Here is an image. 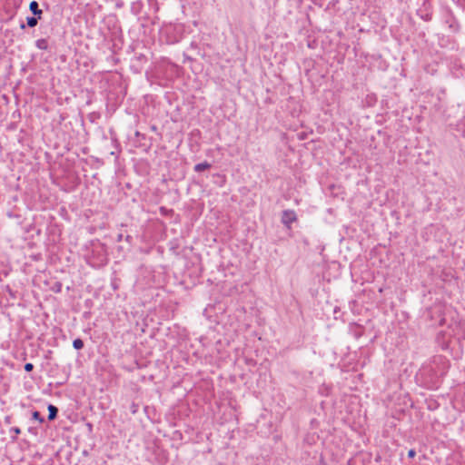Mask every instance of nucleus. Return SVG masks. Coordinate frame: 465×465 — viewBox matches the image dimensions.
<instances>
[{"instance_id":"nucleus-5","label":"nucleus","mask_w":465,"mask_h":465,"mask_svg":"<svg viewBox=\"0 0 465 465\" xmlns=\"http://www.w3.org/2000/svg\"><path fill=\"white\" fill-rule=\"evenodd\" d=\"M297 220L296 213L293 210H284L282 214V223L288 228Z\"/></svg>"},{"instance_id":"nucleus-15","label":"nucleus","mask_w":465,"mask_h":465,"mask_svg":"<svg viewBox=\"0 0 465 465\" xmlns=\"http://www.w3.org/2000/svg\"><path fill=\"white\" fill-rule=\"evenodd\" d=\"M10 432H14L15 433V435L12 436V439L13 440H16L17 436L21 433V430L18 427H12L10 429Z\"/></svg>"},{"instance_id":"nucleus-25","label":"nucleus","mask_w":465,"mask_h":465,"mask_svg":"<svg viewBox=\"0 0 465 465\" xmlns=\"http://www.w3.org/2000/svg\"><path fill=\"white\" fill-rule=\"evenodd\" d=\"M20 28L24 30V29L25 28V25L24 23H22V24L20 25Z\"/></svg>"},{"instance_id":"nucleus-7","label":"nucleus","mask_w":465,"mask_h":465,"mask_svg":"<svg viewBox=\"0 0 465 465\" xmlns=\"http://www.w3.org/2000/svg\"><path fill=\"white\" fill-rule=\"evenodd\" d=\"M211 163H209L208 162L204 161L203 163H199L197 164L194 165L193 167V170L196 172V173H201V172H203L207 169H210L211 168Z\"/></svg>"},{"instance_id":"nucleus-2","label":"nucleus","mask_w":465,"mask_h":465,"mask_svg":"<svg viewBox=\"0 0 465 465\" xmlns=\"http://www.w3.org/2000/svg\"><path fill=\"white\" fill-rule=\"evenodd\" d=\"M161 34L169 45L176 44L183 39V28L179 25H164L161 29Z\"/></svg>"},{"instance_id":"nucleus-9","label":"nucleus","mask_w":465,"mask_h":465,"mask_svg":"<svg viewBox=\"0 0 465 465\" xmlns=\"http://www.w3.org/2000/svg\"><path fill=\"white\" fill-rule=\"evenodd\" d=\"M35 46L40 50L48 49V41L45 38H41L35 41Z\"/></svg>"},{"instance_id":"nucleus-21","label":"nucleus","mask_w":465,"mask_h":465,"mask_svg":"<svg viewBox=\"0 0 465 465\" xmlns=\"http://www.w3.org/2000/svg\"><path fill=\"white\" fill-rule=\"evenodd\" d=\"M12 421V418L10 416H6L5 418V422L7 423V424H10Z\"/></svg>"},{"instance_id":"nucleus-1","label":"nucleus","mask_w":465,"mask_h":465,"mask_svg":"<svg viewBox=\"0 0 465 465\" xmlns=\"http://www.w3.org/2000/svg\"><path fill=\"white\" fill-rule=\"evenodd\" d=\"M450 368V361L443 355H435L419 370L417 376L425 387L437 389Z\"/></svg>"},{"instance_id":"nucleus-20","label":"nucleus","mask_w":465,"mask_h":465,"mask_svg":"<svg viewBox=\"0 0 465 465\" xmlns=\"http://www.w3.org/2000/svg\"><path fill=\"white\" fill-rule=\"evenodd\" d=\"M190 46L192 49H198V45L195 42H192Z\"/></svg>"},{"instance_id":"nucleus-24","label":"nucleus","mask_w":465,"mask_h":465,"mask_svg":"<svg viewBox=\"0 0 465 465\" xmlns=\"http://www.w3.org/2000/svg\"><path fill=\"white\" fill-rule=\"evenodd\" d=\"M111 155H114L116 158L118 157V153L115 152H111Z\"/></svg>"},{"instance_id":"nucleus-4","label":"nucleus","mask_w":465,"mask_h":465,"mask_svg":"<svg viewBox=\"0 0 465 465\" xmlns=\"http://www.w3.org/2000/svg\"><path fill=\"white\" fill-rule=\"evenodd\" d=\"M417 15L426 22L432 19V9L429 0H424L421 6L417 10Z\"/></svg>"},{"instance_id":"nucleus-18","label":"nucleus","mask_w":465,"mask_h":465,"mask_svg":"<svg viewBox=\"0 0 465 465\" xmlns=\"http://www.w3.org/2000/svg\"><path fill=\"white\" fill-rule=\"evenodd\" d=\"M112 141H113V143H114V147L120 151L121 147H120V143H118L117 139L115 137H114L112 139Z\"/></svg>"},{"instance_id":"nucleus-6","label":"nucleus","mask_w":465,"mask_h":465,"mask_svg":"<svg viewBox=\"0 0 465 465\" xmlns=\"http://www.w3.org/2000/svg\"><path fill=\"white\" fill-rule=\"evenodd\" d=\"M29 9L33 13L34 16L37 18H42L43 11L39 8V5L36 1H32L29 5Z\"/></svg>"},{"instance_id":"nucleus-10","label":"nucleus","mask_w":465,"mask_h":465,"mask_svg":"<svg viewBox=\"0 0 465 465\" xmlns=\"http://www.w3.org/2000/svg\"><path fill=\"white\" fill-rule=\"evenodd\" d=\"M38 20H40V18H37L36 16H28L26 18V25L33 28L37 25Z\"/></svg>"},{"instance_id":"nucleus-17","label":"nucleus","mask_w":465,"mask_h":465,"mask_svg":"<svg viewBox=\"0 0 465 465\" xmlns=\"http://www.w3.org/2000/svg\"><path fill=\"white\" fill-rule=\"evenodd\" d=\"M416 455V451L414 449H411L409 451H408V457L412 459L414 458Z\"/></svg>"},{"instance_id":"nucleus-26","label":"nucleus","mask_w":465,"mask_h":465,"mask_svg":"<svg viewBox=\"0 0 465 465\" xmlns=\"http://www.w3.org/2000/svg\"><path fill=\"white\" fill-rule=\"evenodd\" d=\"M56 289H57V292H59V291H60V289H61V283H57Z\"/></svg>"},{"instance_id":"nucleus-29","label":"nucleus","mask_w":465,"mask_h":465,"mask_svg":"<svg viewBox=\"0 0 465 465\" xmlns=\"http://www.w3.org/2000/svg\"><path fill=\"white\" fill-rule=\"evenodd\" d=\"M121 240H122V234H119L117 241L120 242Z\"/></svg>"},{"instance_id":"nucleus-27","label":"nucleus","mask_w":465,"mask_h":465,"mask_svg":"<svg viewBox=\"0 0 465 465\" xmlns=\"http://www.w3.org/2000/svg\"><path fill=\"white\" fill-rule=\"evenodd\" d=\"M56 289H57V292H59V291H60V289H61V283H57Z\"/></svg>"},{"instance_id":"nucleus-8","label":"nucleus","mask_w":465,"mask_h":465,"mask_svg":"<svg viewBox=\"0 0 465 465\" xmlns=\"http://www.w3.org/2000/svg\"><path fill=\"white\" fill-rule=\"evenodd\" d=\"M48 412H49L48 420H54L57 416L58 409L54 405L49 404L48 405Z\"/></svg>"},{"instance_id":"nucleus-14","label":"nucleus","mask_w":465,"mask_h":465,"mask_svg":"<svg viewBox=\"0 0 465 465\" xmlns=\"http://www.w3.org/2000/svg\"><path fill=\"white\" fill-rule=\"evenodd\" d=\"M132 414H136L139 410V404L135 402H132L129 408Z\"/></svg>"},{"instance_id":"nucleus-22","label":"nucleus","mask_w":465,"mask_h":465,"mask_svg":"<svg viewBox=\"0 0 465 465\" xmlns=\"http://www.w3.org/2000/svg\"><path fill=\"white\" fill-rule=\"evenodd\" d=\"M337 312H339V308H335V309H334V315H335V319H337V318H338V316L336 315V314H337Z\"/></svg>"},{"instance_id":"nucleus-11","label":"nucleus","mask_w":465,"mask_h":465,"mask_svg":"<svg viewBox=\"0 0 465 465\" xmlns=\"http://www.w3.org/2000/svg\"><path fill=\"white\" fill-rule=\"evenodd\" d=\"M457 130L462 134V136L465 138V116L458 122Z\"/></svg>"},{"instance_id":"nucleus-12","label":"nucleus","mask_w":465,"mask_h":465,"mask_svg":"<svg viewBox=\"0 0 465 465\" xmlns=\"http://www.w3.org/2000/svg\"><path fill=\"white\" fill-rule=\"evenodd\" d=\"M84 341L80 339V338H77V339H74L73 341V347L75 349V350H82L84 348Z\"/></svg>"},{"instance_id":"nucleus-19","label":"nucleus","mask_w":465,"mask_h":465,"mask_svg":"<svg viewBox=\"0 0 465 465\" xmlns=\"http://www.w3.org/2000/svg\"><path fill=\"white\" fill-rule=\"evenodd\" d=\"M134 135H135L136 137H139V138H142V139H144V138H145V135H144V134H141L139 131H136V132L134 133Z\"/></svg>"},{"instance_id":"nucleus-16","label":"nucleus","mask_w":465,"mask_h":465,"mask_svg":"<svg viewBox=\"0 0 465 465\" xmlns=\"http://www.w3.org/2000/svg\"><path fill=\"white\" fill-rule=\"evenodd\" d=\"M24 369L26 372H30L34 370V364L31 362H27L25 364Z\"/></svg>"},{"instance_id":"nucleus-13","label":"nucleus","mask_w":465,"mask_h":465,"mask_svg":"<svg viewBox=\"0 0 465 465\" xmlns=\"http://www.w3.org/2000/svg\"><path fill=\"white\" fill-rule=\"evenodd\" d=\"M32 419L39 421L40 423H43L45 421L44 417L37 411H33Z\"/></svg>"},{"instance_id":"nucleus-23","label":"nucleus","mask_w":465,"mask_h":465,"mask_svg":"<svg viewBox=\"0 0 465 465\" xmlns=\"http://www.w3.org/2000/svg\"><path fill=\"white\" fill-rule=\"evenodd\" d=\"M198 54H200L203 58L205 57V54L204 53H201L200 50L198 51Z\"/></svg>"},{"instance_id":"nucleus-28","label":"nucleus","mask_w":465,"mask_h":465,"mask_svg":"<svg viewBox=\"0 0 465 465\" xmlns=\"http://www.w3.org/2000/svg\"><path fill=\"white\" fill-rule=\"evenodd\" d=\"M185 59L188 60V61H193V60L192 57L186 56V55H185Z\"/></svg>"},{"instance_id":"nucleus-3","label":"nucleus","mask_w":465,"mask_h":465,"mask_svg":"<svg viewBox=\"0 0 465 465\" xmlns=\"http://www.w3.org/2000/svg\"><path fill=\"white\" fill-rule=\"evenodd\" d=\"M443 21L446 25H448L450 30L452 33H457L460 31V24L456 17L453 15V12L449 7L442 8L441 11Z\"/></svg>"}]
</instances>
